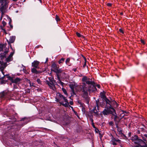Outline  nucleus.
I'll return each mask as SVG.
<instances>
[{
    "instance_id": "obj_9",
    "label": "nucleus",
    "mask_w": 147,
    "mask_h": 147,
    "mask_svg": "<svg viewBox=\"0 0 147 147\" xmlns=\"http://www.w3.org/2000/svg\"><path fill=\"white\" fill-rule=\"evenodd\" d=\"M106 105H108L109 106H111V108H113V107H117L118 106V104L117 102L114 101H110L109 99L106 100Z\"/></svg>"
},
{
    "instance_id": "obj_42",
    "label": "nucleus",
    "mask_w": 147,
    "mask_h": 147,
    "mask_svg": "<svg viewBox=\"0 0 147 147\" xmlns=\"http://www.w3.org/2000/svg\"><path fill=\"white\" fill-rule=\"evenodd\" d=\"M141 42L143 44H144L145 43L144 40H141Z\"/></svg>"
},
{
    "instance_id": "obj_48",
    "label": "nucleus",
    "mask_w": 147,
    "mask_h": 147,
    "mask_svg": "<svg viewBox=\"0 0 147 147\" xmlns=\"http://www.w3.org/2000/svg\"><path fill=\"white\" fill-rule=\"evenodd\" d=\"M17 0H13V1H17Z\"/></svg>"
},
{
    "instance_id": "obj_44",
    "label": "nucleus",
    "mask_w": 147,
    "mask_h": 147,
    "mask_svg": "<svg viewBox=\"0 0 147 147\" xmlns=\"http://www.w3.org/2000/svg\"><path fill=\"white\" fill-rule=\"evenodd\" d=\"M76 69H77L76 68H74L73 69V70L75 72L76 71Z\"/></svg>"
},
{
    "instance_id": "obj_49",
    "label": "nucleus",
    "mask_w": 147,
    "mask_h": 147,
    "mask_svg": "<svg viewBox=\"0 0 147 147\" xmlns=\"http://www.w3.org/2000/svg\"><path fill=\"white\" fill-rule=\"evenodd\" d=\"M4 32L6 33V34H7V33H6V32H5V30H4Z\"/></svg>"
},
{
    "instance_id": "obj_39",
    "label": "nucleus",
    "mask_w": 147,
    "mask_h": 147,
    "mask_svg": "<svg viewBox=\"0 0 147 147\" xmlns=\"http://www.w3.org/2000/svg\"><path fill=\"white\" fill-rule=\"evenodd\" d=\"M60 84L63 86L64 84V83L62 82H61L60 83Z\"/></svg>"
},
{
    "instance_id": "obj_50",
    "label": "nucleus",
    "mask_w": 147,
    "mask_h": 147,
    "mask_svg": "<svg viewBox=\"0 0 147 147\" xmlns=\"http://www.w3.org/2000/svg\"><path fill=\"white\" fill-rule=\"evenodd\" d=\"M86 65V63H85L84 65V66Z\"/></svg>"
},
{
    "instance_id": "obj_10",
    "label": "nucleus",
    "mask_w": 147,
    "mask_h": 147,
    "mask_svg": "<svg viewBox=\"0 0 147 147\" xmlns=\"http://www.w3.org/2000/svg\"><path fill=\"white\" fill-rule=\"evenodd\" d=\"M39 63V62L37 61H35L32 63V66L34 67L35 68H39L38 66Z\"/></svg>"
},
{
    "instance_id": "obj_12",
    "label": "nucleus",
    "mask_w": 147,
    "mask_h": 147,
    "mask_svg": "<svg viewBox=\"0 0 147 147\" xmlns=\"http://www.w3.org/2000/svg\"><path fill=\"white\" fill-rule=\"evenodd\" d=\"M13 53L11 52L7 58L6 59V61L7 62H9L12 59V56L13 55Z\"/></svg>"
},
{
    "instance_id": "obj_26",
    "label": "nucleus",
    "mask_w": 147,
    "mask_h": 147,
    "mask_svg": "<svg viewBox=\"0 0 147 147\" xmlns=\"http://www.w3.org/2000/svg\"><path fill=\"white\" fill-rule=\"evenodd\" d=\"M4 66V65L3 64V63L1 61H0V68H3Z\"/></svg>"
},
{
    "instance_id": "obj_22",
    "label": "nucleus",
    "mask_w": 147,
    "mask_h": 147,
    "mask_svg": "<svg viewBox=\"0 0 147 147\" xmlns=\"http://www.w3.org/2000/svg\"><path fill=\"white\" fill-rule=\"evenodd\" d=\"M86 76H84L82 79V81L83 82H86L87 80H88L89 79Z\"/></svg>"
},
{
    "instance_id": "obj_32",
    "label": "nucleus",
    "mask_w": 147,
    "mask_h": 147,
    "mask_svg": "<svg viewBox=\"0 0 147 147\" xmlns=\"http://www.w3.org/2000/svg\"><path fill=\"white\" fill-rule=\"evenodd\" d=\"M91 121L92 122V125L93 127L94 128H96V127L93 122V120L92 119H91Z\"/></svg>"
},
{
    "instance_id": "obj_30",
    "label": "nucleus",
    "mask_w": 147,
    "mask_h": 147,
    "mask_svg": "<svg viewBox=\"0 0 147 147\" xmlns=\"http://www.w3.org/2000/svg\"><path fill=\"white\" fill-rule=\"evenodd\" d=\"M113 139L116 142H118L119 143H120L121 142V141L119 139L115 138H113Z\"/></svg>"
},
{
    "instance_id": "obj_5",
    "label": "nucleus",
    "mask_w": 147,
    "mask_h": 147,
    "mask_svg": "<svg viewBox=\"0 0 147 147\" xmlns=\"http://www.w3.org/2000/svg\"><path fill=\"white\" fill-rule=\"evenodd\" d=\"M96 107H94L93 109L94 113L96 114L99 111L98 108L99 106H100L102 107H103L105 104L104 101H102L101 102H99V101H96Z\"/></svg>"
},
{
    "instance_id": "obj_25",
    "label": "nucleus",
    "mask_w": 147,
    "mask_h": 147,
    "mask_svg": "<svg viewBox=\"0 0 147 147\" xmlns=\"http://www.w3.org/2000/svg\"><path fill=\"white\" fill-rule=\"evenodd\" d=\"M55 19L57 22L60 21V18L57 15L55 16Z\"/></svg>"
},
{
    "instance_id": "obj_23",
    "label": "nucleus",
    "mask_w": 147,
    "mask_h": 147,
    "mask_svg": "<svg viewBox=\"0 0 147 147\" xmlns=\"http://www.w3.org/2000/svg\"><path fill=\"white\" fill-rule=\"evenodd\" d=\"M57 79L58 80L57 81V82L59 84H60V83L61 82V81L60 80L59 74L57 75Z\"/></svg>"
},
{
    "instance_id": "obj_13",
    "label": "nucleus",
    "mask_w": 147,
    "mask_h": 147,
    "mask_svg": "<svg viewBox=\"0 0 147 147\" xmlns=\"http://www.w3.org/2000/svg\"><path fill=\"white\" fill-rule=\"evenodd\" d=\"M47 84L49 86L50 88L53 89V88L54 87L53 83V82H50L48 81H47Z\"/></svg>"
},
{
    "instance_id": "obj_6",
    "label": "nucleus",
    "mask_w": 147,
    "mask_h": 147,
    "mask_svg": "<svg viewBox=\"0 0 147 147\" xmlns=\"http://www.w3.org/2000/svg\"><path fill=\"white\" fill-rule=\"evenodd\" d=\"M52 67L53 69L52 71L56 73V75L59 74L61 73L62 71L61 69L59 68V65H57L55 63H54L52 65Z\"/></svg>"
},
{
    "instance_id": "obj_2",
    "label": "nucleus",
    "mask_w": 147,
    "mask_h": 147,
    "mask_svg": "<svg viewBox=\"0 0 147 147\" xmlns=\"http://www.w3.org/2000/svg\"><path fill=\"white\" fill-rule=\"evenodd\" d=\"M56 101L65 107H68L69 103L67 100L66 98L63 96L59 93L57 94L56 97Z\"/></svg>"
},
{
    "instance_id": "obj_29",
    "label": "nucleus",
    "mask_w": 147,
    "mask_h": 147,
    "mask_svg": "<svg viewBox=\"0 0 147 147\" xmlns=\"http://www.w3.org/2000/svg\"><path fill=\"white\" fill-rule=\"evenodd\" d=\"M111 142H112V144L113 145H117L116 143L115 142V141L113 139H112Z\"/></svg>"
},
{
    "instance_id": "obj_47",
    "label": "nucleus",
    "mask_w": 147,
    "mask_h": 147,
    "mask_svg": "<svg viewBox=\"0 0 147 147\" xmlns=\"http://www.w3.org/2000/svg\"><path fill=\"white\" fill-rule=\"evenodd\" d=\"M117 117V116H115V119H114V120H115H115H116V118Z\"/></svg>"
},
{
    "instance_id": "obj_35",
    "label": "nucleus",
    "mask_w": 147,
    "mask_h": 147,
    "mask_svg": "<svg viewBox=\"0 0 147 147\" xmlns=\"http://www.w3.org/2000/svg\"><path fill=\"white\" fill-rule=\"evenodd\" d=\"M17 85L18 86V85H16V84H14L13 85V88H18Z\"/></svg>"
},
{
    "instance_id": "obj_15",
    "label": "nucleus",
    "mask_w": 147,
    "mask_h": 147,
    "mask_svg": "<svg viewBox=\"0 0 147 147\" xmlns=\"http://www.w3.org/2000/svg\"><path fill=\"white\" fill-rule=\"evenodd\" d=\"M100 95L101 98H103V99H104L105 100V101L106 102V100L108 99L106 97L105 95V94L104 92H101L100 93Z\"/></svg>"
},
{
    "instance_id": "obj_19",
    "label": "nucleus",
    "mask_w": 147,
    "mask_h": 147,
    "mask_svg": "<svg viewBox=\"0 0 147 147\" xmlns=\"http://www.w3.org/2000/svg\"><path fill=\"white\" fill-rule=\"evenodd\" d=\"M5 49V47L4 45L0 44V51H3V49Z\"/></svg>"
},
{
    "instance_id": "obj_45",
    "label": "nucleus",
    "mask_w": 147,
    "mask_h": 147,
    "mask_svg": "<svg viewBox=\"0 0 147 147\" xmlns=\"http://www.w3.org/2000/svg\"><path fill=\"white\" fill-rule=\"evenodd\" d=\"M138 144V146H136V147H140V146H140V145L139 144Z\"/></svg>"
},
{
    "instance_id": "obj_17",
    "label": "nucleus",
    "mask_w": 147,
    "mask_h": 147,
    "mask_svg": "<svg viewBox=\"0 0 147 147\" xmlns=\"http://www.w3.org/2000/svg\"><path fill=\"white\" fill-rule=\"evenodd\" d=\"M7 96L6 93L3 92L0 94V97L2 98H5Z\"/></svg>"
},
{
    "instance_id": "obj_3",
    "label": "nucleus",
    "mask_w": 147,
    "mask_h": 147,
    "mask_svg": "<svg viewBox=\"0 0 147 147\" xmlns=\"http://www.w3.org/2000/svg\"><path fill=\"white\" fill-rule=\"evenodd\" d=\"M9 2V0H0V10L2 14L6 12Z\"/></svg>"
},
{
    "instance_id": "obj_27",
    "label": "nucleus",
    "mask_w": 147,
    "mask_h": 147,
    "mask_svg": "<svg viewBox=\"0 0 147 147\" xmlns=\"http://www.w3.org/2000/svg\"><path fill=\"white\" fill-rule=\"evenodd\" d=\"M65 59L64 58H62L59 61V64H60L62 63L64 61Z\"/></svg>"
},
{
    "instance_id": "obj_28",
    "label": "nucleus",
    "mask_w": 147,
    "mask_h": 147,
    "mask_svg": "<svg viewBox=\"0 0 147 147\" xmlns=\"http://www.w3.org/2000/svg\"><path fill=\"white\" fill-rule=\"evenodd\" d=\"M62 90L65 94L67 95V93L66 90L64 88H62Z\"/></svg>"
},
{
    "instance_id": "obj_41",
    "label": "nucleus",
    "mask_w": 147,
    "mask_h": 147,
    "mask_svg": "<svg viewBox=\"0 0 147 147\" xmlns=\"http://www.w3.org/2000/svg\"><path fill=\"white\" fill-rule=\"evenodd\" d=\"M96 86L98 88H100V85H98V84H97L96 85Z\"/></svg>"
},
{
    "instance_id": "obj_16",
    "label": "nucleus",
    "mask_w": 147,
    "mask_h": 147,
    "mask_svg": "<svg viewBox=\"0 0 147 147\" xmlns=\"http://www.w3.org/2000/svg\"><path fill=\"white\" fill-rule=\"evenodd\" d=\"M116 124L117 123H116ZM116 127L117 128V130L119 132V134H122V131L121 128L119 127L117 125H116Z\"/></svg>"
},
{
    "instance_id": "obj_46",
    "label": "nucleus",
    "mask_w": 147,
    "mask_h": 147,
    "mask_svg": "<svg viewBox=\"0 0 147 147\" xmlns=\"http://www.w3.org/2000/svg\"><path fill=\"white\" fill-rule=\"evenodd\" d=\"M48 61V58H47L46 59V61L45 63H46Z\"/></svg>"
},
{
    "instance_id": "obj_24",
    "label": "nucleus",
    "mask_w": 147,
    "mask_h": 147,
    "mask_svg": "<svg viewBox=\"0 0 147 147\" xmlns=\"http://www.w3.org/2000/svg\"><path fill=\"white\" fill-rule=\"evenodd\" d=\"M144 136L145 137H144V136H142V138L143 140L144 141H146V138H147V134H145L144 135Z\"/></svg>"
},
{
    "instance_id": "obj_8",
    "label": "nucleus",
    "mask_w": 147,
    "mask_h": 147,
    "mask_svg": "<svg viewBox=\"0 0 147 147\" xmlns=\"http://www.w3.org/2000/svg\"><path fill=\"white\" fill-rule=\"evenodd\" d=\"M131 140L137 144H139L140 145L141 143L142 142V140L140 139H139L138 136L135 135L133 136L131 138Z\"/></svg>"
},
{
    "instance_id": "obj_33",
    "label": "nucleus",
    "mask_w": 147,
    "mask_h": 147,
    "mask_svg": "<svg viewBox=\"0 0 147 147\" xmlns=\"http://www.w3.org/2000/svg\"><path fill=\"white\" fill-rule=\"evenodd\" d=\"M109 124L110 125L113 126V122L112 121H111L109 123Z\"/></svg>"
},
{
    "instance_id": "obj_31",
    "label": "nucleus",
    "mask_w": 147,
    "mask_h": 147,
    "mask_svg": "<svg viewBox=\"0 0 147 147\" xmlns=\"http://www.w3.org/2000/svg\"><path fill=\"white\" fill-rule=\"evenodd\" d=\"M36 81L38 83V84H41V82L40 80L39 79H38L36 80Z\"/></svg>"
},
{
    "instance_id": "obj_4",
    "label": "nucleus",
    "mask_w": 147,
    "mask_h": 147,
    "mask_svg": "<svg viewBox=\"0 0 147 147\" xmlns=\"http://www.w3.org/2000/svg\"><path fill=\"white\" fill-rule=\"evenodd\" d=\"M105 108L106 109H105L102 112V113L104 115H107L109 114L115 115L116 114L115 110L113 108H111L108 105H106Z\"/></svg>"
},
{
    "instance_id": "obj_36",
    "label": "nucleus",
    "mask_w": 147,
    "mask_h": 147,
    "mask_svg": "<svg viewBox=\"0 0 147 147\" xmlns=\"http://www.w3.org/2000/svg\"><path fill=\"white\" fill-rule=\"evenodd\" d=\"M70 61V59L69 58H67L66 59V63H67V62H68Z\"/></svg>"
},
{
    "instance_id": "obj_34",
    "label": "nucleus",
    "mask_w": 147,
    "mask_h": 147,
    "mask_svg": "<svg viewBox=\"0 0 147 147\" xmlns=\"http://www.w3.org/2000/svg\"><path fill=\"white\" fill-rule=\"evenodd\" d=\"M76 34L77 36L78 37H80L81 36V34L79 33L76 32Z\"/></svg>"
},
{
    "instance_id": "obj_14",
    "label": "nucleus",
    "mask_w": 147,
    "mask_h": 147,
    "mask_svg": "<svg viewBox=\"0 0 147 147\" xmlns=\"http://www.w3.org/2000/svg\"><path fill=\"white\" fill-rule=\"evenodd\" d=\"M70 88L71 89V96H73L76 95V93L74 91V86L73 85H71Z\"/></svg>"
},
{
    "instance_id": "obj_11",
    "label": "nucleus",
    "mask_w": 147,
    "mask_h": 147,
    "mask_svg": "<svg viewBox=\"0 0 147 147\" xmlns=\"http://www.w3.org/2000/svg\"><path fill=\"white\" fill-rule=\"evenodd\" d=\"M15 39V36H10L9 40H7L8 43L10 44L11 43H13Z\"/></svg>"
},
{
    "instance_id": "obj_1",
    "label": "nucleus",
    "mask_w": 147,
    "mask_h": 147,
    "mask_svg": "<svg viewBox=\"0 0 147 147\" xmlns=\"http://www.w3.org/2000/svg\"><path fill=\"white\" fill-rule=\"evenodd\" d=\"M81 87L82 90L83 96L84 98L87 97L88 96V90L90 92H91L96 90V87L92 84L90 86H88L84 83L82 84V85H81Z\"/></svg>"
},
{
    "instance_id": "obj_37",
    "label": "nucleus",
    "mask_w": 147,
    "mask_h": 147,
    "mask_svg": "<svg viewBox=\"0 0 147 147\" xmlns=\"http://www.w3.org/2000/svg\"><path fill=\"white\" fill-rule=\"evenodd\" d=\"M107 5L109 6H111L112 5V4L108 3H107Z\"/></svg>"
},
{
    "instance_id": "obj_18",
    "label": "nucleus",
    "mask_w": 147,
    "mask_h": 147,
    "mask_svg": "<svg viewBox=\"0 0 147 147\" xmlns=\"http://www.w3.org/2000/svg\"><path fill=\"white\" fill-rule=\"evenodd\" d=\"M6 50L5 51L3 54V55H2V56H3V57H6V55L8 52V49L7 48H6Z\"/></svg>"
},
{
    "instance_id": "obj_21",
    "label": "nucleus",
    "mask_w": 147,
    "mask_h": 147,
    "mask_svg": "<svg viewBox=\"0 0 147 147\" xmlns=\"http://www.w3.org/2000/svg\"><path fill=\"white\" fill-rule=\"evenodd\" d=\"M88 78L89 79H88V80H87L86 82V83L88 84H92L93 83L91 81V79H90L89 78Z\"/></svg>"
},
{
    "instance_id": "obj_52",
    "label": "nucleus",
    "mask_w": 147,
    "mask_h": 147,
    "mask_svg": "<svg viewBox=\"0 0 147 147\" xmlns=\"http://www.w3.org/2000/svg\"><path fill=\"white\" fill-rule=\"evenodd\" d=\"M63 74H65V73H63Z\"/></svg>"
},
{
    "instance_id": "obj_51",
    "label": "nucleus",
    "mask_w": 147,
    "mask_h": 147,
    "mask_svg": "<svg viewBox=\"0 0 147 147\" xmlns=\"http://www.w3.org/2000/svg\"><path fill=\"white\" fill-rule=\"evenodd\" d=\"M6 24V23L4 22L3 24V25H4V24Z\"/></svg>"
},
{
    "instance_id": "obj_43",
    "label": "nucleus",
    "mask_w": 147,
    "mask_h": 147,
    "mask_svg": "<svg viewBox=\"0 0 147 147\" xmlns=\"http://www.w3.org/2000/svg\"><path fill=\"white\" fill-rule=\"evenodd\" d=\"M69 103H70V104L71 105H73V102L71 101L69 102Z\"/></svg>"
},
{
    "instance_id": "obj_38",
    "label": "nucleus",
    "mask_w": 147,
    "mask_h": 147,
    "mask_svg": "<svg viewBox=\"0 0 147 147\" xmlns=\"http://www.w3.org/2000/svg\"><path fill=\"white\" fill-rule=\"evenodd\" d=\"M119 31L120 32H121L123 33V30L121 29H119Z\"/></svg>"
},
{
    "instance_id": "obj_7",
    "label": "nucleus",
    "mask_w": 147,
    "mask_h": 147,
    "mask_svg": "<svg viewBox=\"0 0 147 147\" xmlns=\"http://www.w3.org/2000/svg\"><path fill=\"white\" fill-rule=\"evenodd\" d=\"M6 76L9 80L11 81L12 83H15L17 85H19L20 83V82L22 81L21 79L18 78H16L13 79L8 75H6Z\"/></svg>"
},
{
    "instance_id": "obj_40",
    "label": "nucleus",
    "mask_w": 147,
    "mask_h": 147,
    "mask_svg": "<svg viewBox=\"0 0 147 147\" xmlns=\"http://www.w3.org/2000/svg\"><path fill=\"white\" fill-rule=\"evenodd\" d=\"M26 118H22V119L21 120V121H24L25 120H26L25 121L26 122Z\"/></svg>"
},
{
    "instance_id": "obj_20",
    "label": "nucleus",
    "mask_w": 147,
    "mask_h": 147,
    "mask_svg": "<svg viewBox=\"0 0 147 147\" xmlns=\"http://www.w3.org/2000/svg\"><path fill=\"white\" fill-rule=\"evenodd\" d=\"M31 71L32 73L37 74L39 73V72L35 68H32L31 69Z\"/></svg>"
}]
</instances>
